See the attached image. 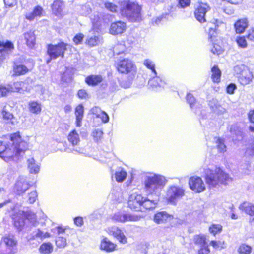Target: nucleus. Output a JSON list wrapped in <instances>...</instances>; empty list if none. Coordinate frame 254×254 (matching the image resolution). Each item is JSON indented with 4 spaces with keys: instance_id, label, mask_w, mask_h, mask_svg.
Instances as JSON below:
<instances>
[{
    "instance_id": "obj_1",
    "label": "nucleus",
    "mask_w": 254,
    "mask_h": 254,
    "mask_svg": "<svg viewBox=\"0 0 254 254\" xmlns=\"http://www.w3.org/2000/svg\"><path fill=\"white\" fill-rule=\"evenodd\" d=\"M167 182L166 178L161 175L153 172H148L145 174L142 183L143 190L148 197L152 196L154 198L151 199L149 197H144L142 209L150 210L156 207L161 191Z\"/></svg>"
},
{
    "instance_id": "obj_2",
    "label": "nucleus",
    "mask_w": 254,
    "mask_h": 254,
    "mask_svg": "<svg viewBox=\"0 0 254 254\" xmlns=\"http://www.w3.org/2000/svg\"><path fill=\"white\" fill-rule=\"evenodd\" d=\"M11 211L13 213L11 217L13 221L15 227L21 231L30 226H35L38 224L37 217L35 213L30 210H17L14 205L10 206Z\"/></svg>"
},
{
    "instance_id": "obj_3",
    "label": "nucleus",
    "mask_w": 254,
    "mask_h": 254,
    "mask_svg": "<svg viewBox=\"0 0 254 254\" xmlns=\"http://www.w3.org/2000/svg\"><path fill=\"white\" fill-rule=\"evenodd\" d=\"M203 177L210 188L216 187L221 184L226 185L232 180L229 174L219 167H216L214 169L208 168L204 169Z\"/></svg>"
},
{
    "instance_id": "obj_4",
    "label": "nucleus",
    "mask_w": 254,
    "mask_h": 254,
    "mask_svg": "<svg viewBox=\"0 0 254 254\" xmlns=\"http://www.w3.org/2000/svg\"><path fill=\"white\" fill-rule=\"evenodd\" d=\"M121 15L130 22H139L142 20V7L137 3L125 0L119 3Z\"/></svg>"
},
{
    "instance_id": "obj_5",
    "label": "nucleus",
    "mask_w": 254,
    "mask_h": 254,
    "mask_svg": "<svg viewBox=\"0 0 254 254\" xmlns=\"http://www.w3.org/2000/svg\"><path fill=\"white\" fill-rule=\"evenodd\" d=\"M10 141L12 144L11 148L8 149L5 144L0 141V157L7 161L6 155H8L9 150H12L16 155H20L28 148L27 143L21 140V138L18 133H14L11 135Z\"/></svg>"
},
{
    "instance_id": "obj_6",
    "label": "nucleus",
    "mask_w": 254,
    "mask_h": 254,
    "mask_svg": "<svg viewBox=\"0 0 254 254\" xmlns=\"http://www.w3.org/2000/svg\"><path fill=\"white\" fill-rule=\"evenodd\" d=\"M185 195V190L182 187L171 185L167 188L165 198L168 203L176 205L178 201Z\"/></svg>"
},
{
    "instance_id": "obj_7",
    "label": "nucleus",
    "mask_w": 254,
    "mask_h": 254,
    "mask_svg": "<svg viewBox=\"0 0 254 254\" xmlns=\"http://www.w3.org/2000/svg\"><path fill=\"white\" fill-rule=\"evenodd\" d=\"M67 44L61 42L57 44H49L47 47V54L49 59L47 60V63L49 64L52 59H56L58 57H64V52L67 50Z\"/></svg>"
},
{
    "instance_id": "obj_8",
    "label": "nucleus",
    "mask_w": 254,
    "mask_h": 254,
    "mask_svg": "<svg viewBox=\"0 0 254 254\" xmlns=\"http://www.w3.org/2000/svg\"><path fill=\"white\" fill-rule=\"evenodd\" d=\"M67 139L70 144L71 148L66 149L65 151L68 153L75 152L79 154L83 153V148L79 147L80 139L79 135L76 130L73 129L69 133Z\"/></svg>"
},
{
    "instance_id": "obj_9",
    "label": "nucleus",
    "mask_w": 254,
    "mask_h": 254,
    "mask_svg": "<svg viewBox=\"0 0 254 254\" xmlns=\"http://www.w3.org/2000/svg\"><path fill=\"white\" fill-rule=\"evenodd\" d=\"M186 98L192 111L199 117L200 120L205 118V111L203 109L202 104L196 101L194 97L191 93H188Z\"/></svg>"
},
{
    "instance_id": "obj_10",
    "label": "nucleus",
    "mask_w": 254,
    "mask_h": 254,
    "mask_svg": "<svg viewBox=\"0 0 254 254\" xmlns=\"http://www.w3.org/2000/svg\"><path fill=\"white\" fill-rule=\"evenodd\" d=\"M17 246L16 239H0V254H14Z\"/></svg>"
},
{
    "instance_id": "obj_11",
    "label": "nucleus",
    "mask_w": 254,
    "mask_h": 254,
    "mask_svg": "<svg viewBox=\"0 0 254 254\" xmlns=\"http://www.w3.org/2000/svg\"><path fill=\"white\" fill-rule=\"evenodd\" d=\"M144 197L141 194L133 192L129 197L128 207L136 211H142V204Z\"/></svg>"
},
{
    "instance_id": "obj_12",
    "label": "nucleus",
    "mask_w": 254,
    "mask_h": 254,
    "mask_svg": "<svg viewBox=\"0 0 254 254\" xmlns=\"http://www.w3.org/2000/svg\"><path fill=\"white\" fill-rule=\"evenodd\" d=\"M140 217L135 215L131 214L125 211H119L114 214L112 219L117 222L126 223L138 221Z\"/></svg>"
},
{
    "instance_id": "obj_13",
    "label": "nucleus",
    "mask_w": 254,
    "mask_h": 254,
    "mask_svg": "<svg viewBox=\"0 0 254 254\" xmlns=\"http://www.w3.org/2000/svg\"><path fill=\"white\" fill-rule=\"evenodd\" d=\"M117 69L121 73L127 74L135 71L136 67L133 62L129 59H124L118 64Z\"/></svg>"
},
{
    "instance_id": "obj_14",
    "label": "nucleus",
    "mask_w": 254,
    "mask_h": 254,
    "mask_svg": "<svg viewBox=\"0 0 254 254\" xmlns=\"http://www.w3.org/2000/svg\"><path fill=\"white\" fill-rule=\"evenodd\" d=\"M31 186L32 184L26 177L19 176L15 183L14 189L17 194L20 195L24 193Z\"/></svg>"
},
{
    "instance_id": "obj_15",
    "label": "nucleus",
    "mask_w": 254,
    "mask_h": 254,
    "mask_svg": "<svg viewBox=\"0 0 254 254\" xmlns=\"http://www.w3.org/2000/svg\"><path fill=\"white\" fill-rule=\"evenodd\" d=\"M52 232L58 238H66L67 237L71 236L75 230L67 226H59L53 228Z\"/></svg>"
},
{
    "instance_id": "obj_16",
    "label": "nucleus",
    "mask_w": 254,
    "mask_h": 254,
    "mask_svg": "<svg viewBox=\"0 0 254 254\" xmlns=\"http://www.w3.org/2000/svg\"><path fill=\"white\" fill-rule=\"evenodd\" d=\"M210 9V8L207 4L204 3H200L194 11V16L197 20L200 23L206 22V13Z\"/></svg>"
},
{
    "instance_id": "obj_17",
    "label": "nucleus",
    "mask_w": 254,
    "mask_h": 254,
    "mask_svg": "<svg viewBox=\"0 0 254 254\" xmlns=\"http://www.w3.org/2000/svg\"><path fill=\"white\" fill-rule=\"evenodd\" d=\"M190 188L196 192H201L205 189V185L200 177H192L189 180Z\"/></svg>"
},
{
    "instance_id": "obj_18",
    "label": "nucleus",
    "mask_w": 254,
    "mask_h": 254,
    "mask_svg": "<svg viewBox=\"0 0 254 254\" xmlns=\"http://www.w3.org/2000/svg\"><path fill=\"white\" fill-rule=\"evenodd\" d=\"M14 49L13 43L10 41H0V63L5 58L8 54Z\"/></svg>"
},
{
    "instance_id": "obj_19",
    "label": "nucleus",
    "mask_w": 254,
    "mask_h": 254,
    "mask_svg": "<svg viewBox=\"0 0 254 254\" xmlns=\"http://www.w3.org/2000/svg\"><path fill=\"white\" fill-rule=\"evenodd\" d=\"M151 78L148 81V85L153 89L158 90L164 88L166 84L165 80L160 76L151 75Z\"/></svg>"
},
{
    "instance_id": "obj_20",
    "label": "nucleus",
    "mask_w": 254,
    "mask_h": 254,
    "mask_svg": "<svg viewBox=\"0 0 254 254\" xmlns=\"http://www.w3.org/2000/svg\"><path fill=\"white\" fill-rule=\"evenodd\" d=\"M173 216L166 211H160L156 213L154 216V221L157 224H163L169 222L173 219Z\"/></svg>"
},
{
    "instance_id": "obj_21",
    "label": "nucleus",
    "mask_w": 254,
    "mask_h": 254,
    "mask_svg": "<svg viewBox=\"0 0 254 254\" xmlns=\"http://www.w3.org/2000/svg\"><path fill=\"white\" fill-rule=\"evenodd\" d=\"M126 23L124 22L119 21L112 23L110 28V33L112 35L121 34L124 33L126 29Z\"/></svg>"
},
{
    "instance_id": "obj_22",
    "label": "nucleus",
    "mask_w": 254,
    "mask_h": 254,
    "mask_svg": "<svg viewBox=\"0 0 254 254\" xmlns=\"http://www.w3.org/2000/svg\"><path fill=\"white\" fill-rule=\"evenodd\" d=\"M13 75L20 76L26 74L29 69L21 62L15 61L13 63Z\"/></svg>"
},
{
    "instance_id": "obj_23",
    "label": "nucleus",
    "mask_w": 254,
    "mask_h": 254,
    "mask_svg": "<svg viewBox=\"0 0 254 254\" xmlns=\"http://www.w3.org/2000/svg\"><path fill=\"white\" fill-rule=\"evenodd\" d=\"M27 167L29 172L31 174H37L40 168V164L34 159L30 157L27 160Z\"/></svg>"
},
{
    "instance_id": "obj_24",
    "label": "nucleus",
    "mask_w": 254,
    "mask_h": 254,
    "mask_svg": "<svg viewBox=\"0 0 254 254\" xmlns=\"http://www.w3.org/2000/svg\"><path fill=\"white\" fill-rule=\"evenodd\" d=\"M103 77L101 75H90L86 77L85 81L89 86H95L101 83Z\"/></svg>"
},
{
    "instance_id": "obj_25",
    "label": "nucleus",
    "mask_w": 254,
    "mask_h": 254,
    "mask_svg": "<svg viewBox=\"0 0 254 254\" xmlns=\"http://www.w3.org/2000/svg\"><path fill=\"white\" fill-rule=\"evenodd\" d=\"M64 7V3L62 0H55L52 5L53 13L57 16H61Z\"/></svg>"
},
{
    "instance_id": "obj_26",
    "label": "nucleus",
    "mask_w": 254,
    "mask_h": 254,
    "mask_svg": "<svg viewBox=\"0 0 254 254\" xmlns=\"http://www.w3.org/2000/svg\"><path fill=\"white\" fill-rule=\"evenodd\" d=\"M106 231L110 236L115 238H126L123 231L116 226L109 227Z\"/></svg>"
},
{
    "instance_id": "obj_27",
    "label": "nucleus",
    "mask_w": 254,
    "mask_h": 254,
    "mask_svg": "<svg viewBox=\"0 0 254 254\" xmlns=\"http://www.w3.org/2000/svg\"><path fill=\"white\" fill-rule=\"evenodd\" d=\"M75 116L76 117V125L80 127L82 125V121L84 116V107L82 104L78 105L75 110Z\"/></svg>"
},
{
    "instance_id": "obj_28",
    "label": "nucleus",
    "mask_w": 254,
    "mask_h": 254,
    "mask_svg": "<svg viewBox=\"0 0 254 254\" xmlns=\"http://www.w3.org/2000/svg\"><path fill=\"white\" fill-rule=\"evenodd\" d=\"M245 72V73H243L242 75L238 76L239 82L243 85H246L249 84L253 78V75L250 70Z\"/></svg>"
},
{
    "instance_id": "obj_29",
    "label": "nucleus",
    "mask_w": 254,
    "mask_h": 254,
    "mask_svg": "<svg viewBox=\"0 0 254 254\" xmlns=\"http://www.w3.org/2000/svg\"><path fill=\"white\" fill-rule=\"evenodd\" d=\"M239 208L249 215H254V204L249 202H244L239 206Z\"/></svg>"
},
{
    "instance_id": "obj_30",
    "label": "nucleus",
    "mask_w": 254,
    "mask_h": 254,
    "mask_svg": "<svg viewBox=\"0 0 254 254\" xmlns=\"http://www.w3.org/2000/svg\"><path fill=\"white\" fill-rule=\"evenodd\" d=\"M248 20L247 19H242L238 20L234 24L235 31L237 33H242L248 27Z\"/></svg>"
},
{
    "instance_id": "obj_31",
    "label": "nucleus",
    "mask_w": 254,
    "mask_h": 254,
    "mask_svg": "<svg viewBox=\"0 0 254 254\" xmlns=\"http://www.w3.org/2000/svg\"><path fill=\"white\" fill-rule=\"evenodd\" d=\"M28 109L31 113L39 114L42 110L41 104L36 101H30L28 103Z\"/></svg>"
},
{
    "instance_id": "obj_32",
    "label": "nucleus",
    "mask_w": 254,
    "mask_h": 254,
    "mask_svg": "<svg viewBox=\"0 0 254 254\" xmlns=\"http://www.w3.org/2000/svg\"><path fill=\"white\" fill-rule=\"evenodd\" d=\"M42 7L40 6H37L34 8L33 11L27 13L25 14V17L27 20L29 21H32L36 17L41 16V15H42Z\"/></svg>"
},
{
    "instance_id": "obj_33",
    "label": "nucleus",
    "mask_w": 254,
    "mask_h": 254,
    "mask_svg": "<svg viewBox=\"0 0 254 254\" xmlns=\"http://www.w3.org/2000/svg\"><path fill=\"white\" fill-rule=\"evenodd\" d=\"M127 176V172L121 167L117 168L114 173V177L118 182H122L126 178Z\"/></svg>"
},
{
    "instance_id": "obj_34",
    "label": "nucleus",
    "mask_w": 254,
    "mask_h": 254,
    "mask_svg": "<svg viewBox=\"0 0 254 254\" xmlns=\"http://www.w3.org/2000/svg\"><path fill=\"white\" fill-rule=\"evenodd\" d=\"M116 245L107 239H103L100 244V248L106 252H109L115 249Z\"/></svg>"
},
{
    "instance_id": "obj_35",
    "label": "nucleus",
    "mask_w": 254,
    "mask_h": 254,
    "mask_svg": "<svg viewBox=\"0 0 254 254\" xmlns=\"http://www.w3.org/2000/svg\"><path fill=\"white\" fill-rule=\"evenodd\" d=\"M24 39L27 45L29 48H33L35 44V35L34 32L29 31L24 33Z\"/></svg>"
},
{
    "instance_id": "obj_36",
    "label": "nucleus",
    "mask_w": 254,
    "mask_h": 254,
    "mask_svg": "<svg viewBox=\"0 0 254 254\" xmlns=\"http://www.w3.org/2000/svg\"><path fill=\"white\" fill-rule=\"evenodd\" d=\"M211 79L213 82L214 83H219L220 81L221 71L219 69L218 66L214 65L211 68Z\"/></svg>"
},
{
    "instance_id": "obj_37",
    "label": "nucleus",
    "mask_w": 254,
    "mask_h": 254,
    "mask_svg": "<svg viewBox=\"0 0 254 254\" xmlns=\"http://www.w3.org/2000/svg\"><path fill=\"white\" fill-rule=\"evenodd\" d=\"M39 251L42 254H50L53 251V246L49 242L44 243L40 246Z\"/></svg>"
},
{
    "instance_id": "obj_38",
    "label": "nucleus",
    "mask_w": 254,
    "mask_h": 254,
    "mask_svg": "<svg viewBox=\"0 0 254 254\" xmlns=\"http://www.w3.org/2000/svg\"><path fill=\"white\" fill-rule=\"evenodd\" d=\"M143 65L151 72V75H157L154 62L150 59H147L143 61Z\"/></svg>"
},
{
    "instance_id": "obj_39",
    "label": "nucleus",
    "mask_w": 254,
    "mask_h": 254,
    "mask_svg": "<svg viewBox=\"0 0 254 254\" xmlns=\"http://www.w3.org/2000/svg\"><path fill=\"white\" fill-rule=\"evenodd\" d=\"M51 234L47 231L40 230V229H37L33 232V238H46L50 237Z\"/></svg>"
},
{
    "instance_id": "obj_40",
    "label": "nucleus",
    "mask_w": 254,
    "mask_h": 254,
    "mask_svg": "<svg viewBox=\"0 0 254 254\" xmlns=\"http://www.w3.org/2000/svg\"><path fill=\"white\" fill-rule=\"evenodd\" d=\"M198 240L199 241V243H200L201 246L200 249L198 251V254H208L210 250L208 248V246L206 243L205 240L206 239H197L196 243L198 242Z\"/></svg>"
},
{
    "instance_id": "obj_41",
    "label": "nucleus",
    "mask_w": 254,
    "mask_h": 254,
    "mask_svg": "<svg viewBox=\"0 0 254 254\" xmlns=\"http://www.w3.org/2000/svg\"><path fill=\"white\" fill-rule=\"evenodd\" d=\"M249 70L248 67L244 64L238 65L234 67V73L237 77L239 75H242L243 73H245V72H247Z\"/></svg>"
},
{
    "instance_id": "obj_42",
    "label": "nucleus",
    "mask_w": 254,
    "mask_h": 254,
    "mask_svg": "<svg viewBox=\"0 0 254 254\" xmlns=\"http://www.w3.org/2000/svg\"><path fill=\"white\" fill-rule=\"evenodd\" d=\"M222 231V226L218 224H213L209 228V232L214 237L217 234L220 233Z\"/></svg>"
},
{
    "instance_id": "obj_43",
    "label": "nucleus",
    "mask_w": 254,
    "mask_h": 254,
    "mask_svg": "<svg viewBox=\"0 0 254 254\" xmlns=\"http://www.w3.org/2000/svg\"><path fill=\"white\" fill-rule=\"evenodd\" d=\"M103 132L100 129L97 128L93 130L91 135L96 142H99L102 138Z\"/></svg>"
},
{
    "instance_id": "obj_44",
    "label": "nucleus",
    "mask_w": 254,
    "mask_h": 254,
    "mask_svg": "<svg viewBox=\"0 0 254 254\" xmlns=\"http://www.w3.org/2000/svg\"><path fill=\"white\" fill-rule=\"evenodd\" d=\"M229 131L232 135H235L238 137V139L242 138L241 132L238 128L236 124H233L228 127Z\"/></svg>"
},
{
    "instance_id": "obj_45",
    "label": "nucleus",
    "mask_w": 254,
    "mask_h": 254,
    "mask_svg": "<svg viewBox=\"0 0 254 254\" xmlns=\"http://www.w3.org/2000/svg\"><path fill=\"white\" fill-rule=\"evenodd\" d=\"M126 47L124 44H118L114 46L113 48V51L114 55H120L123 53L125 50Z\"/></svg>"
},
{
    "instance_id": "obj_46",
    "label": "nucleus",
    "mask_w": 254,
    "mask_h": 254,
    "mask_svg": "<svg viewBox=\"0 0 254 254\" xmlns=\"http://www.w3.org/2000/svg\"><path fill=\"white\" fill-rule=\"evenodd\" d=\"M251 250V247L246 244H242L238 249V252L241 254H250Z\"/></svg>"
},
{
    "instance_id": "obj_47",
    "label": "nucleus",
    "mask_w": 254,
    "mask_h": 254,
    "mask_svg": "<svg viewBox=\"0 0 254 254\" xmlns=\"http://www.w3.org/2000/svg\"><path fill=\"white\" fill-rule=\"evenodd\" d=\"M217 147L219 152H224L226 151V146L222 139L218 138L216 140Z\"/></svg>"
},
{
    "instance_id": "obj_48",
    "label": "nucleus",
    "mask_w": 254,
    "mask_h": 254,
    "mask_svg": "<svg viewBox=\"0 0 254 254\" xmlns=\"http://www.w3.org/2000/svg\"><path fill=\"white\" fill-rule=\"evenodd\" d=\"M91 11V8L89 4H85L81 6L79 10V13L81 15L86 16L89 14Z\"/></svg>"
},
{
    "instance_id": "obj_49",
    "label": "nucleus",
    "mask_w": 254,
    "mask_h": 254,
    "mask_svg": "<svg viewBox=\"0 0 254 254\" xmlns=\"http://www.w3.org/2000/svg\"><path fill=\"white\" fill-rule=\"evenodd\" d=\"M236 42L240 48H245L247 47V43L245 37H238L236 39Z\"/></svg>"
},
{
    "instance_id": "obj_50",
    "label": "nucleus",
    "mask_w": 254,
    "mask_h": 254,
    "mask_svg": "<svg viewBox=\"0 0 254 254\" xmlns=\"http://www.w3.org/2000/svg\"><path fill=\"white\" fill-rule=\"evenodd\" d=\"M105 6L107 10L112 12H116L118 9V7L116 4L110 2H105Z\"/></svg>"
},
{
    "instance_id": "obj_51",
    "label": "nucleus",
    "mask_w": 254,
    "mask_h": 254,
    "mask_svg": "<svg viewBox=\"0 0 254 254\" xmlns=\"http://www.w3.org/2000/svg\"><path fill=\"white\" fill-rule=\"evenodd\" d=\"M37 197V193L36 190H33L28 194V201L32 204L36 200Z\"/></svg>"
},
{
    "instance_id": "obj_52",
    "label": "nucleus",
    "mask_w": 254,
    "mask_h": 254,
    "mask_svg": "<svg viewBox=\"0 0 254 254\" xmlns=\"http://www.w3.org/2000/svg\"><path fill=\"white\" fill-rule=\"evenodd\" d=\"M99 38L98 36H94L91 37L87 40L86 43L90 46H96L98 44Z\"/></svg>"
},
{
    "instance_id": "obj_53",
    "label": "nucleus",
    "mask_w": 254,
    "mask_h": 254,
    "mask_svg": "<svg viewBox=\"0 0 254 254\" xmlns=\"http://www.w3.org/2000/svg\"><path fill=\"white\" fill-rule=\"evenodd\" d=\"M249 119L253 125L249 126L250 130L254 132V110L251 111L249 113Z\"/></svg>"
},
{
    "instance_id": "obj_54",
    "label": "nucleus",
    "mask_w": 254,
    "mask_h": 254,
    "mask_svg": "<svg viewBox=\"0 0 254 254\" xmlns=\"http://www.w3.org/2000/svg\"><path fill=\"white\" fill-rule=\"evenodd\" d=\"M213 47L211 49L212 53H213L214 54H217L218 55H220L223 51L222 48L220 46L217 44L213 43Z\"/></svg>"
},
{
    "instance_id": "obj_55",
    "label": "nucleus",
    "mask_w": 254,
    "mask_h": 254,
    "mask_svg": "<svg viewBox=\"0 0 254 254\" xmlns=\"http://www.w3.org/2000/svg\"><path fill=\"white\" fill-rule=\"evenodd\" d=\"M211 244L215 249H222L225 247L224 241H212Z\"/></svg>"
},
{
    "instance_id": "obj_56",
    "label": "nucleus",
    "mask_w": 254,
    "mask_h": 254,
    "mask_svg": "<svg viewBox=\"0 0 254 254\" xmlns=\"http://www.w3.org/2000/svg\"><path fill=\"white\" fill-rule=\"evenodd\" d=\"M2 115L3 116V118L5 120H9L12 119L13 116L10 112L7 111L6 109V107H4L2 111Z\"/></svg>"
},
{
    "instance_id": "obj_57",
    "label": "nucleus",
    "mask_w": 254,
    "mask_h": 254,
    "mask_svg": "<svg viewBox=\"0 0 254 254\" xmlns=\"http://www.w3.org/2000/svg\"><path fill=\"white\" fill-rule=\"evenodd\" d=\"M237 89V86L234 83H230L226 87V92L228 94H233Z\"/></svg>"
},
{
    "instance_id": "obj_58",
    "label": "nucleus",
    "mask_w": 254,
    "mask_h": 254,
    "mask_svg": "<svg viewBox=\"0 0 254 254\" xmlns=\"http://www.w3.org/2000/svg\"><path fill=\"white\" fill-rule=\"evenodd\" d=\"M84 38V35L82 33L76 34L73 38V40L76 45L80 44Z\"/></svg>"
},
{
    "instance_id": "obj_59",
    "label": "nucleus",
    "mask_w": 254,
    "mask_h": 254,
    "mask_svg": "<svg viewBox=\"0 0 254 254\" xmlns=\"http://www.w3.org/2000/svg\"><path fill=\"white\" fill-rule=\"evenodd\" d=\"M66 239H56L55 243L57 247L63 248L66 246Z\"/></svg>"
},
{
    "instance_id": "obj_60",
    "label": "nucleus",
    "mask_w": 254,
    "mask_h": 254,
    "mask_svg": "<svg viewBox=\"0 0 254 254\" xmlns=\"http://www.w3.org/2000/svg\"><path fill=\"white\" fill-rule=\"evenodd\" d=\"M90 112L92 114L95 115L96 117L98 118L99 117V115L101 114L103 111H102L99 107L95 106L91 109Z\"/></svg>"
},
{
    "instance_id": "obj_61",
    "label": "nucleus",
    "mask_w": 254,
    "mask_h": 254,
    "mask_svg": "<svg viewBox=\"0 0 254 254\" xmlns=\"http://www.w3.org/2000/svg\"><path fill=\"white\" fill-rule=\"evenodd\" d=\"M208 105H209L210 108L211 109V110L213 112V111L215 109H216V108L219 105V104H218V102L217 99H212V100L209 101Z\"/></svg>"
},
{
    "instance_id": "obj_62",
    "label": "nucleus",
    "mask_w": 254,
    "mask_h": 254,
    "mask_svg": "<svg viewBox=\"0 0 254 254\" xmlns=\"http://www.w3.org/2000/svg\"><path fill=\"white\" fill-rule=\"evenodd\" d=\"M216 35V31L213 28H209V31L208 32V39L211 42H213L214 40Z\"/></svg>"
},
{
    "instance_id": "obj_63",
    "label": "nucleus",
    "mask_w": 254,
    "mask_h": 254,
    "mask_svg": "<svg viewBox=\"0 0 254 254\" xmlns=\"http://www.w3.org/2000/svg\"><path fill=\"white\" fill-rule=\"evenodd\" d=\"M98 118H100L104 123H108L109 120L108 115L104 111H103Z\"/></svg>"
},
{
    "instance_id": "obj_64",
    "label": "nucleus",
    "mask_w": 254,
    "mask_h": 254,
    "mask_svg": "<svg viewBox=\"0 0 254 254\" xmlns=\"http://www.w3.org/2000/svg\"><path fill=\"white\" fill-rule=\"evenodd\" d=\"M78 97L80 99H86L88 97V94L86 91L84 89H80L77 93Z\"/></svg>"
}]
</instances>
